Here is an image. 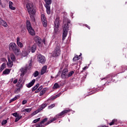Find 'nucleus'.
<instances>
[{"label": "nucleus", "instance_id": "a18cd8bd", "mask_svg": "<svg viewBox=\"0 0 127 127\" xmlns=\"http://www.w3.org/2000/svg\"><path fill=\"white\" fill-rule=\"evenodd\" d=\"M40 120V118L34 120L33 122L34 123H36L38 122V121H39Z\"/></svg>", "mask_w": 127, "mask_h": 127}, {"label": "nucleus", "instance_id": "393cba45", "mask_svg": "<svg viewBox=\"0 0 127 127\" xmlns=\"http://www.w3.org/2000/svg\"><path fill=\"white\" fill-rule=\"evenodd\" d=\"M82 55V54H80V55H79V56L78 55H75V56H74V57H73V59H72V61L73 62H75L76 61H78L80 59V58Z\"/></svg>", "mask_w": 127, "mask_h": 127}, {"label": "nucleus", "instance_id": "c756f323", "mask_svg": "<svg viewBox=\"0 0 127 127\" xmlns=\"http://www.w3.org/2000/svg\"><path fill=\"white\" fill-rule=\"evenodd\" d=\"M10 58L12 62H14L16 61V57L14 54H10Z\"/></svg>", "mask_w": 127, "mask_h": 127}, {"label": "nucleus", "instance_id": "c03bdc74", "mask_svg": "<svg viewBox=\"0 0 127 127\" xmlns=\"http://www.w3.org/2000/svg\"><path fill=\"white\" fill-rule=\"evenodd\" d=\"M7 121L6 120H3L1 122V125H5L6 124H7Z\"/></svg>", "mask_w": 127, "mask_h": 127}, {"label": "nucleus", "instance_id": "f8f14e48", "mask_svg": "<svg viewBox=\"0 0 127 127\" xmlns=\"http://www.w3.org/2000/svg\"><path fill=\"white\" fill-rule=\"evenodd\" d=\"M11 115H12L13 116H14L16 118V119L15 120V122H18L19 120H20L22 118V116H20L19 114H17V113H13V114H12Z\"/></svg>", "mask_w": 127, "mask_h": 127}, {"label": "nucleus", "instance_id": "4be33fe9", "mask_svg": "<svg viewBox=\"0 0 127 127\" xmlns=\"http://www.w3.org/2000/svg\"><path fill=\"white\" fill-rule=\"evenodd\" d=\"M47 66L46 65L43 66L41 70V75H43L47 71Z\"/></svg>", "mask_w": 127, "mask_h": 127}, {"label": "nucleus", "instance_id": "603ef678", "mask_svg": "<svg viewBox=\"0 0 127 127\" xmlns=\"http://www.w3.org/2000/svg\"><path fill=\"white\" fill-rule=\"evenodd\" d=\"M61 74V72L59 71V73H58V74L57 75L56 77H58L60 75V74Z\"/></svg>", "mask_w": 127, "mask_h": 127}, {"label": "nucleus", "instance_id": "09e8293b", "mask_svg": "<svg viewBox=\"0 0 127 127\" xmlns=\"http://www.w3.org/2000/svg\"><path fill=\"white\" fill-rule=\"evenodd\" d=\"M56 98H57V97L56 95H55V96H53V97H52L51 98V100H54V99H55Z\"/></svg>", "mask_w": 127, "mask_h": 127}, {"label": "nucleus", "instance_id": "39448f33", "mask_svg": "<svg viewBox=\"0 0 127 127\" xmlns=\"http://www.w3.org/2000/svg\"><path fill=\"white\" fill-rule=\"evenodd\" d=\"M45 2V6L46 8L47 13L49 15L51 13L50 5L52 3V0H44Z\"/></svg>", "mask_w": 127, "mask_h": 127}, {"label": "nucleus", "instance_id": "aec40b11", "mask_svg": "<svg viewBox=\"0 0 127 127\" xmlns=\"http://www.w3.org/2000/svg\"><path fill=\"white\" fill-rule=\"evenodd\" d=\"M8 4H9V9H10L11 10H16V7L13 6V3L12 1H9L8 2Z\"/></svg>", "mask_w": 127, "mask_h": 127}, {"label": "nucleus", "instance_id": "6ab92c4d", "mask_svg": "<svg viewBox=\"0 0 127 127\" xmlns=\"http://www.w3.org/2000/svg\"><path fill=\"white\" fill-rule=\"evenodd\" d=\"M106 79L108 81H112L113 79V76L111 74L107 75L106 77L102 79V80Z\"/></svg>", "mask_w": 127, "mask_h": 127}, {"label": "nucleus", "instance_id": "4d7b16f0", "mask_svg": "<svg viewBox=\"0 0 127 127\" xmlns=\"http://www.w3.org/2000/svg\"><path fill=\"white\" fill-rule=\"evenodd\" d=\"M85 26L86 27H87L89 29H90V27L88 25H85Z\"/></svg>", "mask_w": 127, "mask_h": 127}, {"label": "nucleus", "instance_id": "338daca9", "mask_svg": "<svg viewBox=\"0 0 127 127\" xmlns=\"http://www.w3.org/2000/svg\"><path fill=\"white\" fill-rule=\"evenodd\" d=\"M113 82H115V81H114V80H113Z\"/></svg>", "mask_w": 127, "mask_h": 127}, {"label": "nucleus", "instance_id": "a211bd4d", "mask_svg": "<svg viewBox=\"0 0 127 127\" xmlns=\"http://www.w3.org/2000/svg\"><path fill=\"white\" fill-rule=\"evenodd\" d=\"M35 83V79H33L32 81H31L30 82H29L28 84H26V87L28 88H31L33 86V85H34V83Z\"/></svg>", "mask_w": 127, "mask_h": 127}, {"label": "nucleus", "instance_id": "c9c22d12", "mask_svg": "<svg viewBox=\"0 0 127 127\" xmlns=\"http://www.w3.org/2000/svg\"><path fill=\"white\" fill-rule=\"evenodd\" d=\"M32 110V109L31 108H28V109H25L24 110H23V112H27L29 113Z\"/></svg>", "mask_w": 127, "mask_h": 127}, {"label": "nucleus", "instance_id": "13d9d810", "mask_svg": "<svg viewBox=\"0 0 127 127\" xmlns=\"http://www.w3.org/2000/svg\"><path fill=\"white\" fill-rule=\"evenodd\" d=\"M43 42L45 44V39L43 40Z\"/></svg>", "mask_w": 127, "mask_h": 127}, {"label": "nucleus", "instance_id": "052dcab7", "mask_svg": "<svg viewBox=\"0 0 127 127\" xmlns=\"http://www.w3.org/2000/svg\"><path fill=\"white\" fill-rule=\"evenodd\" d=\"M0 4H1V0H0Z\"/></svg>", "mask_w": 127, "mask_h": 127}, {"label": "nucleus", "instance_id": "ea45409f", "mask_svg": "<svg viewBox=\"0 0 127 127\" xmlns=\"http://www.w3.org/2000/svg\"><path fill=\"white\" fill-rule=\"evenodd\" d=\"M59 87H60V86H59V84L57 83H56L54 84V85L53 88H54V89H58V88H59Z\"/></svg>", "mask_w": 127, "mask_h": 127}, {"label": "nucleus", "instance_id": "5701e85b", "mask_svg": "<svg viewBox=\"0 0 127 127\" xmlns=\"http://www.w3.org/2000/svg\"><path fill=\"white\" fill-rule=\"evenodd\" d=\"M31 52L30 50H28V51H24L22 53V56H23V57H26V56H27L29 55V53H30V52Z\"/></svg>", "mask_w": 127, "mask_h": 127}, {"label": "nucleus", "instance_id": "412c9836", "mask_svg": "<svg viewBox=\"0 0 127 127\" xmlns=\"http://www.w3.org/2000/svg\"><path fill=\"white\" fill-rule=\"evenodd\" d=\"M13 52L14 53L15 55H20V54H21L20 49L17 47L15 50H14Z\"/></svg>", "mask_w": 127, "mask_h": 127}, {"label": "nucleus", "instance_id": "f704fd0d", "mask_svg": "<svg viewBox=\"0 0 127 127\" xmlns=\"http://www.w3.org/2000/svg\"><path fill=\"white\" fill-rule=\"evenodd\" d=\"M17 97H20V96L19 95H17L16 96H15L14 97V98L10 100L9 102L11 103V102H12L15 101L16 100H17Z\"/></svg>", "mask_w": 127, "mask_h": 127}, {"label": "nucleus", "instance_id": "6e6d98bb", "mask_svg": "<svg viewBox=\"0 0 127 127\" xmlns=\"http://www.w3.org/2000/svg\"><path fill=\"white\" fill-rule=\"evenodd\" d=\"M87 68H88V67H87V66H84V67H83V68H82V69H83V70H84L86 69Z\"/></svg>", "mask_w": 127, "mask_h": 127}, {"label": "nucleus", "instance_id": "5fc2aeb1", "mask_svg": "<svg viewBox=\"0 0 127 127\" xmlns=\"http://www.w3.org/2000/svg\"><path fill=\"white\" fill-rule=\"evenodd\" d=\"M14 80V78H11V79H10V81L11 82H13Z\"/></svg>", "mask_w": 127, "mask_h": 127}, {"label": "nucleus", "instance_id": "f03ea898", "mask_svg": "<svg viewBox=\"0 0 127 127\" xmlns=\"http://www.w3.org/2000/svg\"><path fill=\"white\" fill-rule=\"evenodd\" d=\"M68 23H70L69 20H68V19H65V20L64 21V26L63 33V41L65 40L67 35L68 30Z\"/></svg>", "mask_w": 127, "mask_h": 127}, {"label": "nucleus", "instance_id": "864d4df0", "mask_svg": "<svg viewBox=\"0 0 127 127\" xmlns=\"http://www.w3.org/2000/svg\"><path fill=\"white\" fill-rule=\"evenodd\" d=\"M61 95V93H58V94H57L56 96L57 97V98L60 97Z\"/></svg>", "mask_w": 127, "mask_h": 127}, {"label": "nucleus", "instance_id": "69168bd1", "mask_svg": "<svg viewBox=\"0 0 127 127\" xmlns=\"http://www.w3.org/2000/svg\"><path fill=\"white\" fill-rule=\"evenodd\" d=\"M93 93H94V92H91V94H93Z\"/></svg>", "mask_w": 127, "mask_h": 127}, {"label": "nucleus", "instance_id": "dca6fc26", "mask_svg": "<svg viewBox=\"0 0 127 127\" xmlns=\"http://www.w3.org/2000/svg\"><path fill=\"white\" fill-rule=\"evenodd\" d=\"M28 50L31 51L32 53H34L36 51V45H33L31 47H28Z\"/></svg>", "mask_w": 127, "mask_h": 127}, {"label": "nucleus", "instance_id": "cd10ccee", "mask_svg": "<svg viewBox=\"0 0 127 127\" xmlns=\"http://www.w3.org/2000/svg\"><path fill=\"white\" fill-rule=\"evenodd\" d=\"M10 70L9 69H6L2 72V74L3 75H8L10 73Z\"/></svg>", "mask_w": 127, "mask_h": 127}, {"label": "nucleus", "instance_id": "4468645a", "mask_svg": "<svg viewBox=\"0 0 127 127\" xmlns=\"http://www.w3.org/2000/svg\"><path fill=\"white\" fill-rule=\"evenodd\" d=\"M8 62L6 63V65L8 68H12L13 66V63L10 61L9 56H7Z\"/></svg>", "mask_w": 127, "mask_h": 127}, {"label": "nucleus", "instance_id": "b1692460", "mask_svg": "<svg viewBox=\"0 0 127 127\" xmlns=\"http://www.w3.org/2000/svg\"><path fill=\"white\" fill-rule=\"evenodd\" d=\"M23 87V85L22 84H20L19 85V88H17V89H16V90H15V91H14V93H15V94H17V93H19V92H20V89L22 88Z\"/></svg>", "mask_w": 127, "mask_h": 127}, {"label": "nucleus", "instance_id": "f257e3e1", "mask_svg": "<svg viewBox=\"0 0 127 127\" xmlns=\"http://www.w3.org/2000/svg\"><path fill=\"white\" fill-rule=\"evenodd\" d=\"M22 1L26 4V8L27 11L31 16H33L35 14L36 8L34 6L33 3L29 1V0H22Z\"/></svg>", "mask_w": 127, "mask_h": 127}, {"label": "nucleus", "instance_id": "37998d69", "mask_svg": "<svg viewBox=\"0 0 127 127\" xmlns=\"http://www.w3.org/2000/svg\"><path fill=\"white\" fill-rule=\"evenodd\" d=\"M18 83V79L17 78H14L13 81V83L15 84L16 83Z\"/></svg>", "mask_w": 127, "mask_h": 127}, {"label": "nucleus", "instance_id": "79ce46f5", "mask_svg": "<svg viewBox=\"0 0 127 127\" xmlns=\"http://www.w3.org/2000/svg\"><path fill=\"white\" fill-rule=\"evenodd\" d=\"M55 107V104H52V105H51L50 106H49L48 107V109H51Z\"/></svg>", "mask_w": 127, "mask_h": 127}, {"label": "nucleus", "instance_id": "2eb2a0df", "mask_svg": "<svg viewBox=\"0 0 127 127\" xmlns=\"http://www.w3.org/2000/svg\"><path fill=\"white\" fill-rule=\"evenodd\" d=\"M16 43L17 46L21 48L24 47L23 44L20 42V38L19 37L16 38Z\"/></svg>", "mask_w": 127, "mask_h": 127}, {"label": "nucleus", "instance_id": "9d476101", "mask_svg": "<svg viewBox=\"0 0 127 127\" xmlns=\"http://www.w3.org/2000/svg\"><path fill=\"white\" fill-rule=\"evenodd\" d=\"M38 60L39 63L41 64H44L46 62V59L45 57L41 55H39L38 56Z\"/></svg>", "mask_w": 127, "mask_h": 127}, {"label": "nucleus", "instance_id": "c85d7f7f", "mask_svg": "<svg viewBox=\"0 0 127 127\" xmlns=\"http://www.w3.org/2000/svg\"><path fill=\"white\" fill-rule=\"evenodd\" d=\"M47 105L46 103H44L42 105H41L38 109L39 111L40 112L41 110L44 109L46 107H47Z\"/></svg>", "mask_w": 127, "mask_h": 127}, {"label": "nucleus", "instance_id": "f3484780", "mask_svg": "<svg viewBox=\"0 0 127 127\" xmlns=\"http://www.w3.org/2000/svg\"><path fill=\"white\" fill-rule=\"evenodd\" d=\"M0 24L5 27L6 28L8 27V24L6 22H5V21H3V20H2V19H0Z\"/></svg>", "mask_w": 127, "mask_h": 127}, {"label": "nucleus", "instance_id": "7ed1b4c3", "mask_svg": "<svg viewBox=\"0 0 127 127\" xmlns=\"http://www.w3.org/2000/svg\"><path fill=\"white\" fill-rule=\"evenodd\" d=\"M70 110H64L60 114L56 115V116L55 117V118L51 120L50 121H49L47 124H45V125H48L50 124V123H52L53 122L55 121L58 119L62 118L63 117V116L68 112H69Z\"/></svg>", "mask_w": 127, "mask_h": 127}, {"label": "nucleus", "instance_id": "1a4fd4ad", "mask_svg": "<svg viewBox=\"0 0 127 127\" xmlns=\"http://www.w3.org/2000/svg\"><path fill=\"white\" fill-rule=\"evenodd\" d=\"M68 69L66 68H64L63 70V72L62 73V78L63 79H66L68 78Z\"/></svg>", "mask_w": 127, "mask_h": 127}, {"label": "nucleus", "instance_id": "de8ad7c7", "mask_svg": "<svg viewBox=\"0 0 127 127\" xmlns=\"http://www.w3.org/2000/svg\"><path fill=\"white\" fill-rule=\"evenodd\" d=\"M27 100H23L22 101V105H25V104H27Z\"/></svg>", "mask_w": 127, "mask_h": 127}, {"label": "nucleus", "instance_id": "20e7f679", "mask_svg": "<svg viewBox=\"0 0 127 127\" xmlns=\"http://www.w3.org/2000/svg\"><path fill=\"white\" fill-rule=\"evenodd\" d=\"M26 26L29 34L32 36L35 35V31H34V29L31 27V24L28 20L26 22Z\"/></svg>", "mask_w": 127, "mask_h": 127}, {"label": "nucleus", "instance_id": "a878e982", "mask_svg": "<svg viewBox=\"0 0 127 127\" xmlns=\"http://www.w3.org/2000/svg\"><path fill=\"white\" fill-rule=\"evenodd\" d=\"M6 63H3L0 66V72H1L3 70L6 68Z\"/></svg>", "mask_w": 127, "mask_h": 127}, {"label": "nucleus", "instance_id": "8fccbe9b", "mask_svg": "<svg viewBox=\"0 0 127 127\" xmlns=\"http://www.w3.org/2000/svg\"><path fill=\"white\" fill-rule=\"evenodd\" d=\"M43 88V86H40L38 89H39V90L40 91V90H41Z\"/></svg>", "mask_w": 127, "mask_h": 127}, {"label": "nucleus", "instance_id": "bf43d9fd", "mask_svg": "<svg viewBox=\"0 0 127 127\" xmlns=\"http://www.w3.org/2000/svg\"><path fill=\"white\" fill-rule=\"evenodd\" d=\"M106 127L105 126L102 127Z\"/></svg>", "mask_w": 127, "mask_h": 127}, {"label": "nucleus", "instance_id": "e2e57ef3", "mask_svg": "<svg viewBox=\"0 0 127 127\" xmlns=\"http://www.w3.org/2000/svg\"><path fill=\"white\" fill-rule=\"evenodd\" d=\"M71 16H72V15H73V14H72V13H71Z\"/></svg>", "mask_w": 127, "mask_h": 127}, {"label": "nucleus", "instance_id": "49530a36", "mask_svg": "<svg viewBox=\"0 0 127 127\" xmlns=\"http://www.w3.org/2000/svg\"><path fill=\"white\" fill-rule=\"evenodd\" d=\"M0 61L2 62H7L5 58H2L0 59Z\"/></svg>", "mask_w": 127, "mask_h": 127}, {"label": "nucleus", "instance_id": "e433bc0d", "mask_svg": "<svg viewBox=\"0 0 127 127\" xmlns=\"http://www.w3.org/2000/svg\"><path fill=\"white\" fill-rule=\"evenodd\" d=\"M73 74H74L73 71H71L68 72V74H67V78L71 77Z\"/></svg>", "mask_w": 127, "mask_h": 127}, {"label": "nucleus", "instance_id": "2f4dec72", "mask_svg": "<svg viewBox=\"0 0 127 127\" xmlns=\"http://www.w3.org/2000/svg\"><path fill=\"white\" fill-rule=\"evenodd\" d=\"M46 88H43L41 91L40 92L39 96H42L44 95V94L46 92Z\"/></svg>", "mask_w": 127, "mask_h": 127}, {"label": "nucleus", "instance_id": "0eeeda50", "mask_svg": "<svg viewBox=\"0 0 127 127\" xmlns=\"http://www.w3.org/2000/svg\"><path fill=\"white\" fill-rule=\"evenodd\" d=\"M59 26H60V19L59 18H56L55 21V25H54V32L55 33H57L58 32Z\"/></svg>", "mask_w": 127, "mask_h": 127}, {"label": "nucleus", "instance_id": "6e6552de", "mask_svg": "<svg viewBox=\"0 0 127 127\" xmlns=\"http://www.w3.org/2000/svg\"><path fill=\"white\" fill-rule=\"evenodd\" d=\"M61 54V49L59 47H57L55 51L53 52L54 57H57Z\"/></svg>", "mask_w": 127, "mask_h": 127}, {"label": "nucleus", "instance_id": "423d86ee", "mask_svg": "<svg viewBox=\"0 0 127 127\" xmlns=\"http://www.w3.org/2000/svg\"><path fill=\"white\" fill-rule=\"evenodd\" d=\"M32 60L29 61V64L28 66L26 65V67H22L20 69V71L23 74H24L27 72L28 69H30L31 68V66L32 65Z\"/></svg>", "mask_w": 127, "mask_h": 127}, {"label": "nucleus", "instance_id": "4c0bfd02", "mask_svg": "<svg viewBox=\"0 0 127 127\" xmlns=\"http://www.w3.org/2000/svg\"><path fill=\"white\" fill-rule=\"evenodd\" d=\"M38 75H39V72H38V71L37 70L35 71V72L33 74V75L35 77L38 76Z\"/></svg>", "mask_w": 127, "mask_h": 127}, {"label": "nucleus", "instance_id": "7c9ffc66", "mask_svg": "<svg viewBox=\"0 0 127 127\" xmlns=\"http://www.w3.org/2000/svg\"><path fill=\"white\" fill-rule=\"evenodd\" d=\"M47 120H48V118H47L44 119L41 122V123L38 125V126L39 127H41L42 126V124L44 123L45 122H46Z\"/></svg>", "mask_w": 127, "mask_h": 127}, {"label": "nucleus", "instance_id": "3c124183", "mask_svg": "<svg viewBox=\"0 0 127 127\" xmlns=\"http://www.w3.org/2000/svg\"><path fill=\"white\" fill-rule=\"evenodd\" d=\"M40 91L38 89H37L35 91V93H38V92H39Z\"/></svg>", "mask_w": 127, "mask_h": 127}, {"label": "nucleus", "instance_id": "58836bf2", "mask_svg": "<svg viewBox=\"0 0 127 127\" xmlns=\"http://www.w3.org/2000/svg\"><path fill=\"white\" fill-rule=\"evenodd\" d=\"M39 112H40L39 109H38L37 111L34 112L32 114H31V116L33 117L34 115H36L37 114H38Z\"/></svg>", "mask_w": 127, "mask_h": 127}, {"label": "nucleus", "instance_id": "473e14b6", "mask_svg": "<svg viewBox=\"0 0 127 127\" xmlns=\"http://www.w3.org/2000/svg\"><path fill=\"white\" fill-rule=\"evenodd\" d=\"M22 82V78L20 77L19 79H18V82H17V83L16 84V86H18V85H19Z\"/></svg>", "mask_w": 127, "mask_h": 127}, {"label": "nucleus", "instance_id": "0e129e2a", "mask_svg": "<svg viewBox=\"0 0 127 127\" xmlns=\"http://www.w3.org/2000/svg\"><path fill=\"white\" fill-rule=\"evenodd\" d=\"M103 88L100 89V90H103Z\"/></svg>", "mask_w": 127, "mask_h": 127}, {"label": "nucleus", "instance_id": "a19ab883", "mask_svg": "<svg viewBox=\"0 0 127 127\" xmlns=\"http://www.w3.org/2000/svg\"><path fill=\"white\" fill-rule=\"evenodd\" d=\"M117 122V120L114 119V120H113L112 121V122L111 123H110L109 124V125H110V126H112V125H114V124H116Z\"/></svg>", "mask_w": 127, "mask_h": 127}, {"label": "nucleus", "instance_id": "ddd939ff", "mask_svg": "<svg viewBox=\"0 0 127 127\" xmlns=\"http://www.w3.org/2000/svg\"><path fill=\"white\" fill-rule=\"evenodd\" d=\"M17 48V45L15 43H11L9 44V50H15Z\"/></svg>", "mask_w": 127, "mask_h": 127}, {"label": "nucleus", "instance_id": "9b49d317", "mask_svg": "<svg viewBox=\"0 0 127 127\" xmlns=\"http://www.w3.org/2000/svg\"><path fill=\"white\" fill-rule=\"evenodd\" d=\"M41 20L44 27H46L47 26V22L46 20V18L45 17V15L44 14H42L41 16Z\"/></svg>", "mask_w": 127, "mask_h": 127}, {"label": "nucleus", "instance_id": "72a5a7b5", "mask_svg": "<svg viewBox=\"0 0 127 127\" xmlns=\"http://www.w3.org/2000/svg\"><path fill=\"white\" fill-rule=\"evenodd\" d=\"M39 86V84L37 83V84H36V85L35 86H34L32 89V91L33 92H34V91H35L36 90V89L37 88H38V87Z\"/></svg>", "mask_w": 127, "mask_h": 127}, {"label": "nucleus", "instance_id": "bb28decb", "mask_svg": "<svg viewBox=\"0 0 127 127\" xmlns=\"http://www.w3.org/2000/svg\"><path fill=\"white\" fill-rule=\"evenodd\" d=\"M34 40L36 42V43H37L38 44H40L41 43V39L40 38V37L38 36L35 37Z\"/></svg>", "mask_w": 127, "mask_h": 127}, {"label": "nucleus", "instance_id": "680f3d73", "mask_svg": "<svg viewBox=\"0 0 127 127\" xmlns=\"http://www.w3.org/2000/svg\"><path fill=\"white\" fill-rule=\"evenodd\" d=\"M98 90H99V89H96V91H97Z\"/></svg>", "mask_w": 127, "mask_h": 127}]
</instances>
